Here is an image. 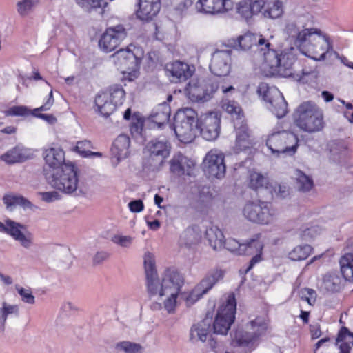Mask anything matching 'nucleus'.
<instances>
[{"mask_svg": "<svg viewBox=\"0 0 353 353\" xmlns=\"http://www.w3.org/2000/svg\"><path fill=\"white\" fill-rule=\"evenodd\" d=\"M254 46L263 52L265 66L269 68L272 75L282 77L292 76V65L296 60L295 56L290 52H279L271 48L272 44L261 35L251 32L245 33L239 36L237 40L228 41L227 47L248 50Z\"/></svg>", "mask_w": 353, "mask_h": 353, "instance_id": "nucleus-1", "label": "nucleus"}, {"mask_svg": "<svg viewBox=\"0 0 353 353\" xmlns=\"http://www.w3.org/2000/svg\"><path fill=\"white\" fill-rule=\"evenodd\" d=\"M144 266L147 290L150 296L178 295L183 284V278L179 272L172 268L167 269L160 282L155 268L154 255L149 252L144 255Z\"/></svg>", "mask_w": 353, "mask_h": 353, "instance_id": "nucleus-2", "label": "nucleus"}, {"mask_svg": "<svg viewBox=\"0 0 353 353\" xmlns=\"http://www.w3.org/2000/svg\"><path fill=\"white\" fill-rule=\"evenodd\" d=\"M144 266L147 290L150 296L178 295L183 284V278L179 272L172 268L167 269L160 282L155 268L154 255L149 252L144 255Z\"/></svg>", "mask_w": 353, "mask_h": 353, "instance_id": "nucleus-3", "label": "nucleus"}, {"mask_svg": "<svg viewBox=\"0 0 353 353\" xmlns=\"http://www.w3.org/2000/svg\"><path fill=\"white\" fill-rule=\"evenodd\" d=\"M285 32L297 47L306 48L312 53L315 60H325L326 54L332 49L328 38L322 35L317 28H306L301 31L295 23L291 22L286 25Z\"/></svg>", "mask_w": 353, "mask_h": 353, "instance_id": "nucleus-4", "label": "nucleus"}, {"mask_svg": "<svg viewBox=\"0 0 353 353\" xmlns=\"http://www.w3.org/2000/svg\"><path fill=\"white\" fill-rule=\"evenodd\" d=\"M267 329L265 319L257 316L246 324L245 330L238 328L230 334L232 344L244 348L245 353H251L259 345L260 338L265 334Z\"/></svg>", "mask_w": 353, "mask_h": 353, "instance_id": "nucleus-5", "label": "nucleus"}, {"mask_svg": "<svg viewBox=\"0 0 353 353\" xmlns=\"http://www.w3.org/2000/svg\"><path fill=\"white\" fill-rule=\"evenodd\" d=\"M48 183L55 190L68 195H76L78 189V168L74 163L65 164L61 169L46 172Z\"/></svg>", "mask_w": 353, "mask_h": 353, "instance_id": "nucleus-6", "label": "nucleus"}, {"mask_svg": "<svg viewBox=\"0 0 353 353\" xmlns=\"http://www.w3.org/2000/svg\"><path fill=\"white\" fill-rule=\"evenodd\" d=\"M198 114L190 108L179 110L174 117V130L178 139L183 143L192 142L198 132Z\"/></svg>", "mask_w": 353, "mask_h": 353, "instance_id": "nucleus-7", "label": "nucleus"}, {"mask_svg": "<svg viewBox=\"0 0 353 353\" xmlns=\"http://www.w3.org/2000/svg\"><path fill=\"white\" fill-rule=\"evenodd\" d=\"M294 119L297 127L309 133L319 132L323 128V114L312 101L300 104L294 114Z\"/></svg>", "mask_w": 353, "mask_h": 353, "instance_id": "nucleus-8", "label": "nucleus"}, {"mask_svg": "<svg viewBox=\"0 0 353 353\" xmlns=\"http://www.w3.org/2000/svg\"><path fill=\"white\" fill-rule=\"evenodd\" d=\"M299 140L294 133L283 130L272 133L266 140V145L276 157H292L297 151Z\"/></svg>", "mask_w": 353, "mask_h": 353, "instance_id": "nucleus-9", "label": "nucleus"}, {"mask_svg": "<svg viewBox=\"0 0 353 353\" xmlns=\"http://www.w3.org/2000/svg\"><path fill=\"white\" fill-rule=\"evenodd\" d=\"M219 88V83L215 78L193 79L185 87V93L191 101L204 103L213 98Z\"/></svg>", "mask_w": 353, "mask_h": 353, "instance_id": "nucleus-10", "label": "nucleus"}, {"mask_svg": "<svg viewBox=\"0 0 353 353\" xmlns=\"http://www.w3.org/2000/svg\"><path fill=\"white\" fill-rule=\"evenodd\" d=\"M170 150L171 144L165 137L152 139L145 146V165L153 171L159 170L169 157Z\"/></svg>", "mask_w": 353, "mask_h": 353, "instance_id": "nucleus-11", "label": "nucleus"}, {"mask_svg": "<svg viewBox=\"0 0 353 353\" xmlns=\"http://www.w3.org/2000/svg\"><path fill=\"white\" fill-rule=\"evenodd\" d=\"M257 93L266 103L267 108L279 119L288 113V103L282 93L275 86L261 82L257 88Z\"/></svg>", "mask_w": 353, "mask_h": 353, "instance_id": "nucleus-12", "label": "nucleus"}, {"mask_svg": "<svg viewBox=\"0 0 353 353\" xmlns=\"http://www.w3.org/2000/svg\"><path fill=\"white\" fill-rule=\"evenodd\" d=\"M236 303L234 295L230 296L225 305L217 312L213 321V332L216 334L226 335L235 319Z\"/></svg>", "mask_w": 353, "mask_h": 353, "instance_id": "nucleus-13", "label": "nucleus"}, {"mask_svg": "<svg viewBox=\"0 0 353 353\" xmlns=\"http://www.w3.org/2000/svg\"><path fill=\"white\" fill-rule=\"evenodd\" d=\"M243 213L244 216L253 223L269 224L274 221L276 213L270 205L263 201H250L244 206Z\"/></svg>", "mask_w": 353, "mask_h": 353, "instance_id": "nucleus-14", "label": "nucleus"}, {"mask_svg": "<svg viewBox=\"0 0 353 353\" xmlns=\"http://www.w3.org/2000/svg\"><path fill=\"white\" fill-rule=\"evenodd\" d=\"M143 55V52L139 48H134L133 51L127 48L120 49L113 56L123 70V74L128 73L129 79L132 80L137 77Z\"/></svg>", "mask_w": 353, "mask_h": 353, "instance_id": "nucleus-15", "label": "nucleus"}, {"mask_svg": "<svg viewBox=\"0 0 353 353\" xmlns=\"http://www.w3.org/2000/svg\"><path fill=\"white\" fill-rule=\"evenodd\" d=\"M221 117L216 112L201 114L197 119L198 132L207 141H214L220 134Z\"/></svg>", "mask_w": 353, "mask_h": 353, "instance_id": "nucleus-16", "label": "nucleus"}, {"mask_svg": "<svg viewBox=\"0 0 353 353\" xmlns=\"http://www.w3.org/2000/svg\"><path fill=\"white\" fill-rule=\"evenodd\" d=\"M287 0H256L249 8L252 14H261L266 18L276 19L283 13V3Z\"/></svg>", "mask_w": 353, "mask_h": 353, "instance_id": "nucleus-17", "label": "nucleus"}, {"mask_svg": "<svg viewBox=\"0 0 353 353\" xmlns=\"http://www.w3.org/2000/svg\"><path fill=\"white\" fill-rule=\"evenodd\" d=\"M127 37V32L122 25L108 28L99 41V46L105 52H110Z\"/></svg>", "mask_w": 353, "mask_h": 353, "instance_id": "nucleus-18", "label": "nucleus"}, {"mask_svg": "<svg viewBox=\"0 0 353 353\" xmlns=\"http://www.w3.org/2000/svg\"><path fill=\"white\" fill-rule=\"evenodd\" d=\"M6 223L7 226L5 233L19 242L21 246L25 249H30L33 245V235L27 230L25 225L10 219L6 220Z\"/></svg>", "mask_w": 353, "mask_h": 353, "instance_id": "nucleus-19", "label": "nucleus"}, {"mask_svg": "<svg viewBox=\"0 0 353 353\" xmlns=\"http://www.w3.org/2000/svg\"><path fill=\"white\" fill-rule=\"evenodd\" d=\"M232 50H216L212 54L210 64V72L217 77L227 76L230 71Z\"/></svg>", "mask_w": 353, "mask_h": 353, "instance_id": "nucleus-20", "label": "nucleus"}, {"mask_svg": "<svg viewBox=\"0 0 353 353\" xmlns=\"http://www.w3.org/2000/svg\"><path fill=\"white\" fill-rule=\"evenodd\" d=\"M204 172L208 177L221 179L224 177L226 166L223 154L208 152L203 161Z\"/></svg>", "mask_w": 353, "mask_h": 353, "instance_id": "nucleus-21", "label": "nucleus"}, {"mask_svg": "<svg viewBox=\"0 0 353 353\" xmlns=\"http://www.w3.org/2000/svg\"><path fill=\"white\" fill-rule=\"evenodd\" d=\"M165 71L172 82L178 83L190 78L194 72V68L185 62L175 61L166 63Z\"/></svg>", "mask_w": 353, "mask_h": 353, "instance_id": "nucleus-22", "label": "nucleus"}, {"mask_svg": "<svg viewBox=\"0 0 353 353\" xmlns=\"http://www.w3.org/2000/svg\"><path fill=\"white\" fill-rule=\"evenodd\" d=\"M233 3L231 0H198L196 8L199 12L216 14L232 10Z\"/></svg>", "mask_w": 353, "mask_h": 353, "instance_id": "nucleus-23", "label": "nucleus"}, {"mask_svg": "<svg viewBox=\"0 0 353 353\" xmlns=\"http://www.w3.org/2000/svg\"><path fill=\"white\" fill-rule=\"evenodd\" d=\"M43 154L46 165H48L50 169H52L48 172L47 168H44L45 174L46 172H53L55 170L61 169V167L65 164L72 163L71 162H65V152L62 149L59 148L46 149Z\"/></svg>", "mask_w": 353, "mask_h": 353, "instance_id": "nucleus-24", "label": "nucleus"}, {"mask_svg": "<svg viewBox=\"0 0 353 353\" xmlns=\"http://www.w3.org/2000/svg\"><path fill=\"white\" fill-rule=\"evenodd\" d=\"M138 10L136 15L138 19L149 21L157 16L161 9V0H138Z\"/></svg>", "mask_w": 353, "mask_h": 353, "instance_id": "nucleus-25", "label": "nucleus"}, {"mask_svg": "<svg viewBox=\"0 0 353 353\" xmlns=\"http://www.w3.org/2000/svg\"><path fill=\"white\" fill-rule=\"evenodd\" d=\"M172 95L168 94L167 101L158 104L152 111L150 114L151 121L159 128L169 121L171 109L168 103L172 101Z\"/></svg>", "mask_w": 353, "mask_h": 353, "instance_id": "nucleus-26", "label": "nucleus"}, {"mask_svg": "<svg viewBox=\"0 0 353 353\" xmlns=\"http://www.w3.org/2000/svg\"><path fill=\"white\" fill-rule=\"evenodd\" d=\"M194 163L181 153L174 154L170 161V172L176 175H190V171Z\"/></svg>", "mask_w": 353, "mask_h": 353, "instance_id": "nucleus-27", "label": "nucleus"}, {"mask_svg": "<svg viewBox=\"0 0 353 353\" xmlns=\"http://www.w3.org/2000/svg\"><path fill=\"white\" fill-rule=\"evenodd\" d=\"M212 317L206 316L198 323L194 325L190 334V339L194 341H201L205 342L210 332L213 330Z\"/></svg>", "mask_w": 353, "mask_h": 353, "instance_id": "nucleus-28", "label": "nucleus"}, {"mask_svg": "<svg viewBox=\"0 0 353 353\" xmlns=\"http://www.w3.org/2000/svg\"><path fill=\"white\" fill-rule=\"evenodd\" d=\"M224 276V272L219 269L210 270L201 282L196 285V290L205 294L210 290L213 286Z\"/></svg>", "mask_w": 353, "mask_h": 353, "instance_id": "nucleus-29", "label": "nucleus"}, {"mask_svg": "<svg viewBox=\"0 0 353 353\" xmlns=\"http://www.w3.org/2000/svg\"><path fill=\"white\" fill-rule=\"evenodd\" d=\"M201 239V232L199 227L194 225L187 228L180 235L179 243L181 247L191 248L197 245Z\"/></svg>", "mask_w": 353, "mask_h": 353, "instance_id": "nucleus-30", "label": "nucleus"}, {"mask_svg": "<svg viewBox=\"0 0 353 353\" xmlns=\"http://www.w3.org/2000/svg\"><path fill=\"white\" fill-rule=\"evenodd\" d=\"M94 103L96 111L104 117H109L117 108V105L110 100V96L103 92L97 94Z\"/></svg>", "mask_w": 353, "mask_h": 353, "instance_id": "nucleus-31", "label": "nucleus"}, {"mask_svg": "<svg viewBox=\"0 0 353 353\" xmlns=\"http://www.w3.org/2000/svg\"><path fill=\"white\" fill-rule=\"evenodd\" d=\"M130 137L126 134H120L114 140L112 147V153L118 160L125 159L130 154Z\"/></svg>", "mask_w": 353, "mask_h": 353, "instance_id": "nucleus-32", "label": "nucleus"}, {"mask_svg": "<svg viewBox=\"0 0 353 353\" xmlns=\"http://www.w3.org/2000/svg\"><path fill=\"white\" fill-rule=\"evenodd\" d=\"M341 289V279L336 273L325 274L322 279L320 290L324 292H337Z\"/></svg>", "mask_w": 353, "mask_h": 353, "instance_id": "nucleus-33", "label": "nucleus"}, {"mask_svg": "<svg viewBox=\"0 0 353 353\" xmlns=\"http://www.w3.org/2000/svg\"><path fill=\"white\" fill-rule=\"evenodd\" d=\"M350 249V251L341 258L339 263L344 279L353 281V242L351 243Z\"/></svg>", "mask_w": 353, "mask_h": 353, "instance_id": "nucleus-34", "label": "nucleus"}, {"mask_svg": "<svg viewBox=\"0 0 353 353\" xmlns=\"http://www.w3.org/2000/svg\"><path fill=\"white\" fill-rule=\"evenodd\" d=\"M205 236L208 240L210 245L214 250H221L223 248L224 236L222 231L217 227H211L207 229Z\"/></svg>", "mask_w": 353, "mask_h": 353, "instance_id": "nucleus-35", "label": "nucleus"}, {"mask_svg": "<svg viewBox=\"0 0 353 353\" xmlns=\"http://www.w3.org/2000/svg\"><path fill=\"white\" fill-rule=\"evenodd\" d=\"M236 129V146L240 150L248 148L250 145L249 129L246 124H241L237 127V124H234Z\"/></svg>", "mask_w": 353, "mask_h": 353, "instance_id": "nucleus-36", "label": "nucleus"}, {"mask_svg": "<svg viewBox=\"0 0 353 353\" xmlns=\"http://www.w3.org/2000/svg\"><path fill=\"white\" fill-rule=\"evenodd\" d=\"M254 248L256 250L255 255L251 259L250 261L249 265L245 270V272L250 271L255 264L259 263L262 261V250L263 248V244L260 241L256 239H250L249 241V245L248 247L247 253L244 254L251 255L254 254V252L249 251V249Z\"/></svg>", "mask_w": 353, "mask_h": 353, "instance_id": "nucleus-37", "label": "nucleus"}, {"mask_svg": "<svg viewBox=\"0 0 353 353\" xmlns=\"http://www.w3.org/2000/svg\"><path fill=\"white\" fill-rule=\"evenodd\" d=\"M330 158L336 162H341L347 154V147L343 141H336L330 145Z\"/></svg>", "mask_w": 353, "mask_h": 353, "instance_id": "nucleus-38", "label": "nucleus"}, {"mask_svg": "<svg viewBox=\"0 0 353 353\" xmlns=\"http://www.w3.org/2000/svg\"><path fill=\"white\" fill-rule=\"evenodd\" d=\"M108 96H110V100L117 105L123 104L125 92L121 85H113L109 88L106 92H103Z\"/></svg>", "mask_w": 353, "mask_h": 353, "instance_id": "nucleus-39", "label": "nucleus"}, {"mask_svg": "<svg viewBox=\"0 0 353 353\" xmlns=\"http://www.w3.org/2000/svg\"><path fill=\"white\" fill-rule=\"evenodd\" d=\"M54 103V97L52 90L50 91L49 94V97L46 102L41 105L40 108H36L34 110V112L32 113L34 116L41 118L45 121H46L49 123H54L56 122L57 119L52 114H36L35 112L37 111H46L50 110V107Z\"/></svg>", "mask_w": 353, "mask_h": 353, "instance_id": "nucleus-40", "label": "nucleus"}, {"mask_svg": "<svg viewBox=\"0 0 353 353\" xmlns=\"http://www.w3.org/2000/svg\"><path fill=\"white\" fill-rule=\"evenodd\" d=\"M93 148L91 141L88 140L80 141L77 143L75 151L82 157H101L102 153L99 152H92L90 149Z\"/></svg>", "mask_w": 353, "mask_h": 353, "instance_id": "nucleus-41", "label": "nucleus"}, {"mask_svg": "<svg viewBox=\"0 0 353 353\" xmlns=\"http://www.w3.org/2000/svg\"><path fill=\"white\" fill-rule=\"evenodd\" d=\"M312 250V248L309 245H299L289 252L288 257L292 261H303L310 255Z\"/></svg>", "mask_w": 353, "mask_h": 353, "instance_id": "nucleus-42", "label": "nucleus"}, {"mask_svg": "<svg viewBox=\"0 0 353 353\" xmlns=\"http://www.w3.org/2000/svg\"><path fill=\"white\" fill-rule=\"evenodd\" d=\"M250 187L255 190L267 189L269 185L268 179L259 172H252L250 174Z\"/></svg>", "mask_w": 353, "mask_h": 353, "instance_id": "nucleus-43", "label": "nucleus"}, {"mask_svg": "<svg viewBox=\"0 0 353 353\" xmlns=\"http://www.w3.org/2000/svg\"><path fill=\"white\" fill-rule=\"evenodd\" d=\"M248 245L249 241L245 243H240L234 239H230L227 241L224 240L223 248L238 255H243L245 253H247Z\"/></svg>", "mask_w": 353, "mask_h": 353, "instance_id": "nucleus-44", "label": "nucleus"}, {"mask_svg": "<svg viewBox=\"0 0 353 353\" xmlns=\"http://www.w3.org/2000/svg\"><path fill=\"white\" fill-rule=\"evenodd\" d=\"M296 188L301 192H308L313 187V180L303 172H296Z\"/></svg>", "mask_w": 353, "mask_h": 353, "instance_id": "nucleus-45", "label": "nucleus"}, {"mask_svg": "<svg viewBox=\"0 0 353 353\" xmlns=\"http://www.w3.org/2000/svg\"><path fill=\"white\" fill-rule=\"evenodd\" d=\"M142 349L143 347L140 344L130 341H121L115 345V350L117 352L123 351L125 353H141Z\"/></svg>", "mask_w": 353, "mask_h": 353, "instance_id": "nucleus-46", "label": "nucleus"}, {"mask_svg": "<svg viewBox=\"0 0 353 353\" xmlns=\"http://www.w3.org/2000/svg\"><path fill=\"white\" fill-rule=\"evenodd\" d=\"M1 160L8 164L19 162L22 159L21 151L17 148H14L0 157Z\"/></svg>", "mask_w": 353, "mask_h": 353, "instance_id": "nucleus-47", "label": "nucleus"}, {"mask_svg": "<svg viewBox=\"0 0 353 353\" xmlns=\"http://www.w3.org/2000/svg\"><path fill=\"white\" fill-rule=\"evenodd\" d=\"M144 125V120L140 113L137 112L132 114L130 129L132 134H141Z\"/></svg>", "mask_w": 353, "mask_h": 353, "instance_id": "nucleus-48", "label": "nucleus"}, {"mask_svg": "<svg viewBox=\"0 0 353 353\" xmlns=\"http://www.w3.org/2000/svg\"><path fill=\"white\" fill-rule=\"evenodd\" d=\"M37 0H22L17 3V11L22 16L28 15L35 6Z\"/></svg>", "mask_w": 353, "mask_h": 353, "instance_id": "nucleus-49", "label": "nucleus"}, {"mask_svg": "<svg viewBox=\"0 0 353 353\" xmlns=\"http://www.w3.org/2000/svg\"><path fill=\"white\" fill-rule=\"evenodd\" d=\"M15 289L21 296L23 302L31 305L35 303V297L32 294L30 288H24L19 285H16Z\"/></svg>", "mask_w": 353, "mask_h": 353, "instance_id": "nucleus-50", "label": "nucleus"}, {"mask_svg": "<svg viewBox=\"0 0 353 353\" xmlns=\"http://www.w3.org/2000/svg\"><path fill=\"white\" fill-rule=\"evenodd\" d=\"M336 341V343H348L352 347L353 346V333L346 327H342L338 333Z\"/></svg>", "mask_w": 353, "mask_h": 353, "instance_id": "nucleus-51", "label": "nucleus"}, {"mask_svg": "<svg viewBox=\"0 0 353 353\" xmlns=\"http://www.w3.org/2000/svg\"><path fill=\"white\" fill-rule=\"evenodd\" d=\"M28 113L29 110L27 107L23 105L13 106L6 112L7 116H25Z\"/></svg>", "mask_w": 353, "mask_h": 353, "instance_id": "nucleus-52", "label": "nucleus"}, {"mask_svg": "<svg viewBox=\"0 0 353 353\" xmlns=\"http://www.w3.org/2000/svg\"><path fill=\"white\" fill-rule=\"evenodd\" d=\"M19 196L6 194L3 197V202L6 205V208L12 210L13 207L19 205Z\"/></svg>", "mask_w": 353, "mask_h": 353, "instance_id": "nucleus-53", "label": "nucleus"}, {"mask_svg": "<svg viewBox=\"0 0 353 353\" xmlns=\"http://www.w3.org/2000/svg\"><path fill=\"white\" fill-rule=\"evenodd\" d=\"M112 241L122 247H128L132 243V238L128 236L114 235L112 238Z\"/></svg>", "mask_w": 353, "mask_h": 353, "instance_id": "nucleus-54", "label": "nucleus"}, {"mask_svg": "<svg viewBox=\"0 0 353 353\" xmlns=\"http://www.w3.org/2000/svg\"><path fill=\"white\" fill-rule=\"evenodd\" d=\"M203 294L200 291L196 290V286L195 288L185 296V301L187 305H190L196 302Z\"/></svg>", "mask_w": 353, "mask_h": 353, "instance_id": "nucleus-55", "label": "nucleus"}, {"mask_svg": "<svg viewBox=\"0 0 353 353\" xmlns=\"http://www.w3.org/2000/svg\"><path fill=\"white\" fill-rule=\"evenodd\" d=\"M41 199L47 203L54 202L60 199V195L56 191L41 192Z\"/></svg>", "mask_w": 353, "mask_h": 353, "instance_id": "nucleus-56", "label": "nucleus"}, {"mask_svg": "<svg viewBox=\"0 0 353 353\" xmlns=\"http://www.w3.org/2000/svg\"><path fill=\"white\" fill-rule=\"evenodd\" d=\"M168 296L164 301V307L169 312H172L176 305V299L177 295L166 294Z\"/></svg>", "mask_w": 353, "mask_h": 353, "instance_id": "nucleus-57", "label": "nucleus"}, {"mask_svg": "<svg viewBox=\"0 0 353 353\" xmlns=\"http://www.w3.org/2000/svg\"><path fill=\"white\" fill-rule=\"evenodd\" d=\"M223 108L228 113L234 114L238 116H239L241 111V108L237 105L234 101H229L228 103L224 104Z\"/></svg>", "mask_w": 353, "mask_h": 353, "instance_id": "nucleus-58", "label": "nucleus"}, {"mask_svg": "<svg viewBox=\"0 0 353 353\" xmlns=\"http://www.w3.org/2000/svg\"><path fill=\"white\" fill-rule=\"evenodd\" d=\"M130 210L132 212H140L144 208V205L141 199L134 200L128 203Z\"/></svg>", "mask_w": 353, "mask_h": 353, "instance_id": "nucleus-59", "label": "nucleus"}, {"mask_svg": "<svg viewBox=\"0 0 353 353\" xmlns=\"http://www.w3.org/2000/svg\"><path fill=\"white\" fill-rule=\"evenodd\" d=\"M110 256V254L105 251L97 252L93 257L94 265L100 264L106 261Z\"/></svg>", "mask_w": 353, "mask_h": 353, "instance_id": "nucleus-60", "label": "nucleus"}, {"mask_svg": "<svg viewBox=\"0 0 353 353\" xmlns=\"http://www.w3.org/2000/svg\"><path fill=\"white\" fill-rule=\"evenodd\" d=\"M18 205L22 207L24 210L29 209L31 210H34L37 208L36 205H34L32 202H30L28 199L23 196H19Z\"/></svg>", "mask_w": 353, "mask_h": 353, "instance_id": "nucleus-61", "label": "nucleus"}, {"mask_svg": "<svg viewBox=\"0 0 353 353\" xmlns=\"http://www.w3.org/2000/svg\"><path fill=\"white\" fill-rule=\"evenodd\" d=\"M8 314H15L17 316L19 314V309L17 305H10L6 302L2 303L1 307Z\"/></svg>", "mask_w": 353, "mask_h": 353, "instance_id": "nucleus-62", "label": "nucleus"}, {"mask_svg": "<svg viewBox=\"0 0 353 353\" xmlns=\"http://www.w3.org/2000/svg\"><path fill=\"white\" fill-rule=\"evenodd\" d=\"M316 228L314 227L306 228L303 230L301 234V238L303 241H310L311 239L314 237V233L316 232Z\"/></svg>", "mask_w": 353, "mask_h": 353, "instance_id": "nucleus-63", "label": "nucleus"}, {"mask_svg": "<svg viewBox=\"0 0 353 353\" xmlns=\"http://www.w3.org/2000/svg\"><path fill=\"white\" fill-rule=\"evenodd\" d=\"M8 314L1 307L0 309V330L3 331L6 323V320L8 316Z\"/></svg>", "mask_w": 353, "mask_h": 353, "instance_id": "nucleus-64", "label": "nucleus"}]
</instances>
